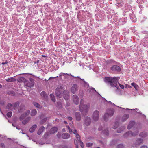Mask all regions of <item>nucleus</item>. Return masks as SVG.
<instances>
[{
  "label": "nucleus",
  "mask_w": 148,
  "mask_h": 148,
  "mask_svg": "<svg viewBox=\"0 0 148 148\" xmlns=\"http://www.w3.org/2000/svg\"><path fill=\"white\" fill-rule=\"evenodd\" d=\"M119 77H114L112 78L111 77H106L104 79L105 82L106 83H110L112 87H115L118 89L119 86L117 84L118 81L119 79Z\"/></svg>",
  "instance_id": "obj_1"
},
{
  "label": "nucleus",
  "mask_w": 148,
  "mask_h": 148,
  "mask_svg": "<svg viewBox=\"0 0 148 148\" xmlns=\"http://www.w3.org/2000/svg\"><path fill=\"white\" fill-rule=\"evenodd\" d=\"M84 100L82 99L79 106V110L83 114H85L88 112L89 107L86 104H84Z\"/></svg>",
  "instance_id": "obj_2"
},
{
  "label": "nucleus",
  "mask_w": 148,
  "mask_h": 148,
  "mask_svg": "<svg viewBox=\"0 0 148 148\" xmlns=\"http://www.w3.org/2000/svg\"><path fill=\"white\" fill-rule=\"evenodd\" d=\"M64 92V89L62 86H58L56 89L55 95L59 98H61Z\"/></svg>",
  "instance_id": "obj_3"
},
{
  "label": "nucleus",
  "mask_w": 148,
  "mask_h": 148,
  "mask_svg": "<svg viewBox=\"0 0 148 148\" xmlns=\"http://www.w3.org/2000/svg\"><path fill=\"white\" fill-rule=\"evenodd\" d=\"M114 112V110H110L108 111V112L106 113L104 116V119L105 121H107L108 119L113 116Z\"/></svg>",
  "instance_id": "obj_4"
},
{
  "label": "nucleus",
  "mask_w": 148,
  "mask_h": 148,
  "mask_svg": "<svg viewBox=\"0 0 148 148\" xmlns=\"http://www.w3.org/2000/svg\"><path fill=\"white\" fill-rule=\"evenodd\" d=\"M29 81L26 80L25 82V86L26 88L27 87L29 88L33 87L34 83V79L32 78H30Z\"/></svg>",
  "instance_id": "obj_5"
},
{
  "label": "nucleus",
  "mask_w": 148,
  "mask_h": 148,
  "mask_svg": "<svg viewBox=\"0 0 148 148\" xmlns=\"http://www.w3.org/2000/svg\"><path fill=\"white\" fill-rule=\"evenodd\" d=\"M139 131L137 129L134 132H132L131 131H129L127 132L124 135L125 137H127L129 136H135L137 135Z\"/></svg>",
  "instance_id": "obj_6"
},
{
  "label": "nucleus",
  "mask_w": 148,
  "mask_h": 148,
  "mask_svg": "<svg viewBox=\"0 0 148 148\" xmlns=\"http://www.w3.org/2000/svg\"><path fill=\"white\" fill-rule=\"evenodd\" d=\"M99 114V112L98 111L95 110L94 111L92 117L94 121H97L98 120Z\"/></svg>",
  "instance_id": "obj_7"
},
{
  "label": "nucleus",
  "mask_w": 148,
  "mask_h": 148,
  "mask_svg": "<svg viewBox=\"0 0 148 148\" xmlns=\"http://www.w3.org/2000/svg\"><path fill=\"white\" fill-rule=\"evenodd\" d=\"M78 90V85L76 84H74L72 86L71 88V91L73 93H75L77 92Z\"/></svg>",
  "instance_id": "obj_8"
},
{
  "label": "nucleus",
  "mask_w": 148,
  "mask_h": 148,
  "mask_svg": "<svg viewBox=\"0 0 148 148\" xmlns=\"http://www.w3.org/2000/svg\"><path fill=\"white\" fill-rule=\"evenodd\" d=\"M91 122V118L87 116L84 119V124L87 126L90 125Z\"/></svg>",
  "instance_id": "obj_9"
},
{
  "label": "nucleus",
  "mask_w": 148,
  "mask_h": 148,
  "mask_svg": "<svg viewBox=\"0 0 148 148\" xmlns=\"http://www.w3.org/2000/svg\"><path fill=\"white\" fill-rule=\"evenodd\" d=\"M72 100L73 103L76 105L79 103V99L78 96L76 95H74L72 97Z\"/></svg>",
  "instance_id": "obj_10"
},
{
  "label": "nucleus",
  "mask_w": 148,
  "mask_h": 148,
  "mask_svg": "<svg viewBox=\"0 0 148 148\" xmlns=\"http://www.w3.org/2000/svg\"><path fill=\"white\" fill-rule=\"evenodd\" d=\"M143 140L141 138H139L134 143L136 147H138L143 142Z\"/></svg>",
  "instance_id": "obj_11"
},
{
  "label": "nucleus",
  "mask_w": 148,
  "mask_h": 148,
  "mask_svg": "<svg viewBox=\"0 0 148 148\" xmlns=\"http://www.w3.org/2000/svg\"><path fill=\"white\" fill-rule=\"evenodd\" d=\"M111 69L114 71H121V69L120 67L116 65L112 66L111 67Z\"/></svg>",
  "instance_id": "obj_12"
},
{
  "label": "nucleus",
  "mask_w": 148,
  "mask_h": 148,
  "mask_svg": "<svg viewBox=\"0 0 148 148\" xmlns=\"http://www.w3.org/2000/svg\"><path fill=\"white\" fill-rule=\"evenodd\" d=\"M76 120L78 121H80L81 120V115L79 112H77L75 113Z\"/></svg>",
  "instance_id": "obj_13"
},
{
  "label": "nucleus",
  "mask_w": 148,
  "mask_h": 148,
  "mask_svg": "<svg viewBox=\"0 0 148 148\" xmlns=\"http://www.w3.org/2000/svg\"><path fill=\"white\" fill-rule=\"evenodd\" d=\"M25 109V107L23 105L21 104L20 105L18 109V111L19 113L22 112H23Z\"/></svg>",
  "instance_id": "obj_14"
},
{
  "label": "nucleus",
  "mask_w": 148,
  "mask_h": 148,
  "mask_svg": "<svg viewBox=\"0 0 148 148\" xmlns=\"http://www.w3.org/2000/svg\"><path fill=\"white\" fill-rule=\"evenodd\" d=\"M129 115L128 114H124L122 117L121 120L122 122H124L126 121L129 118Z\"/></svg>",
  "instance_id": "obj_15"
},
{
  "label": "nucleus",
  "mask_w": 148,
  "mask_h": 148,
  "mask_svg": "<svg viewBox=\"0 0 148 148\" xmlns=\"http://www.w3.org/2000/svg\"><path fill=\"white\" fill-rule=\"evenodd\" d=\"M62 137L64 139H68L70 137V135L67 133H63L62 135Z\"/></svg>",
  "instance_id": "obj_16"
},
{
  "label": "nucleus",
  "mask_w": 148,
  "mask_h": 148,
  "mask_svg": "<svg viewBox=\"0 0 148 148\" xmlns=\"http://www.w3.org/2000/svg\"><path fill=\"white\" fill-rule=\"evenodd\" d=\"M64 94L63 95V97L66 100H68L69 99V94L67 92H64Z\"/></svg>",
  "instance_id": "obj_17"
},
{
  "label": "nucleus",
  "mask_w": 148,
  "mask_h": 148,
  "mask_svg": "<svg viewBox=\"0 0 148 148\" xmlns=\"http://www.w3.org/2000/svg\"><path fill=\"white\" fill-rule=\"evenodd\" d=\"M30 117H27L22 121V123L23 124L25 125L27 123L30 121Z\"/></svg>",
  "instance_id": "obj_18"
},
{
  "label": "nucleus",
  "mask_w": 148,
  "mask_h": 148,
  "mask_svg": "<svg viewBox=\"0 0 148 148\" xmlns=\"http://www.w3.org/2000/svg\"><path fill=\"white\" fill-rule=\"evenodd\" d=\"M135 123L134 121H132L130 122L127 126V129L130 130L135 125Z\"/></svg>",
  "instance_id": "obj_19"
},
{
  "label": "nucleus",
  "mask_w": 148,
  "mask_h": 148,
  "mask_svg": "<svg viewBox=\"0 0 148 148\" xmlns=\"http://www.w3.org/2000/svg\"><path fill=\"white\" fill-rule=\"evenodd\" d=\"M58 130V128L57 127H54L52 128L50 130V134H52L56 133Z\"/></svg>",
  "instance_id": "obj_20"
},
{
  "label": "nucleus",
  "mask_w": 148,
  "mask_h": 148,
  "mask_svg": "<svg viewBox=\"0 0 148 148\" xmlns=\"http://www.w3.org/2000/svg\"><path fill=\"white\" fill-rule=\"evenodd\" d=\"M45 130V127L43 126H42L40 127L37 132V134L40 135L42 132Z\"/></svg>",
  "instance_id": "obj_21"
},
{
  "label": "nucleus",
  "mask_w": 148,
  "mask_h": 148,
  "mask_svg": "<svg viewBox=\"0 0 148 148\" xmlns=\"http://www.w3.org/2000/svg\"><path fill=\"white\" fill-rule=\"evenodd\" d=\"M37 127V125H33L29 129V132L31 133L33 132Z\"/></svg>",
  "instance_id": "obj_22"
},
{
  "label": "nucleus",
  "mask_w": 148,
  "mask_h": 148,
  "mask_svg": "<svg viewBox=\"0 0 148 148\" xmlns=\"http://www.w3.org/2000/svg\"><path fill=\"white\" fill-rule=\"evenodd\" d=\"M26 80L24 77H19L17 79V81L19 82H23L24 83H25Z\"/></svg>",
  "instance_id": "obj_23"
},
{
  "label": "nucleus",
  "mask_w": 148,
  "mask_h": 148,
  "mask_svg": "<svg viewBox=\"0 0 148 148\" xmlns=\"http://www.w3.org/2000/svg\"><path fill=\"white\" fill-rule=\"evenodd\" d=\"M41 96L43 98L47 99L48 96L47 95L46 93V92L44 91H42L40 93Z\"/></svg>",
  "instance_id": "obj_24"
},
{
  "label": "nucleus",
  "mask_w": 148,
  "mask_h": 148,
  "mask_svg": "<svg viewBox=\"0 0 148 148\" xmlns=\"http://www.w3.org/2000/svg\"><path fill=\"white\" fill-rule=\"evenodd\" d=\"M19 105V103L18 102H15L13 105V108L14 110L17 109Z\"/></svg>",
  "instance_id": "obj_25"
},
{
  "label": "nucleus",
  "mask_w": 148,
  "mask_h": 148,
  "mask_svg": "<svg viewBox=\"0 0 148 148\" xmlns=\"http://www.w3.org/2000/svg\"><path fill=\"white\" fill-rule=\"evenodd\" d=\"M147 133L145 132H143L140 133L139 135L140 136L142 137H145L147 136Z\"/></svg>",
  "instance_id": "obj_26"
},
{
  "label": "nucleus",
  "mask_w": 148,
  "mask_h": 148,
  "mask_svg": "<svg viewBox=\"0 0 148 148\" xmlns=\"http://www.w3.org/2000/svg\"><path fill=\"white\" fill-rule=\"evenodd\" d=\"M6 80L7 82H12L16 80V79H15L13 77L8 78L7 79H6Z\"/></svg>",
  "instance_id": "obj_27"
},
{
  "label": "nucleus",
  "mask_w": 148,
  "mask_h": 148,
  "mask_svg": "<svg viewBox=\"0 0 148 148\" xmlns=\"http://www.w3.org/2000/svg\"><path fill=\"white\" fill-rule=\"evenodd\" d=\"M6 108L9 110H12L13 108V105L11 103H8L6 106Z\"/></svg>",
  "instance_id": "obj_28"
},
{
  "label": "nucleus",
  "mask_w": 148,
  "mask_h": 148,
  "mask_svg": "<svg viewBox=\"0 0 148 148\" xmlns=\"http://www.w3.org/2000/svg\"><path fill=\"white\" fill-rule=\"evenodd\" d=\"M125 129V127L124 126H123L120 127L117 130V132L118 133H121L122 131H123Z\"/></svg>",
  "instance_id": "obj_29"
},
{
  "label": "nucleus",
  "mask_w": 148,
  "mask_h": 148,
  "mask_svg": "<svg viewBox=\"0 0 148 148\" xmlns=\"http://www.w3.org/2000/svg\"><path fill=\"white\" fill-rule=\"evenodd\" d=\"M37 113V111L35 109H34L32 110L31 115L32 116H34Z\"/></svg>",
  "instance_id": "obj_30"
},
{
  "label": "nucleus",
  "mask_w": 148,
  "mask_h": 148,
  "mask_svg": "<svg viewBox=\"0 0 148 148\" xmlns=\"http://www.w3.org/2000/svg\"><path fill=\"white\" fill-rule=\"evenodd\" d=\"M131 85L132 86L134 87L136 90H138L139 88V86L136 84L134 83H132Z\"/></svg>",
  "instance_id": "obj_31"
},
{
  "label": "nucleus",
  "mask_w": 148,
  "mask_h": 148,
  "mask_svg": "<svg viewBox=\"0 0 148 148\" xmlns=\"http://www.w3.org/2000/svg\"><path fill=\"white\" fill-rule=\"evenodd\" d=\"M50 96L52 101L55 102L56 101V99L54 95L52 94H51L50 95Z\"/></svg>",
  "instance_id": "obj_32"
},
{
  "label": "nucleus",
  "mask_w": 148,
  "mask_h": 148,
  "mask_svg": "<svg viewBox=\"0 0 148 148\" xmlns=\"http://www.w3.org/2000/svg\"><path fill=\"white\" fill-rule=\"evenodd\" d=\"M33 104L35 107L39 108H42L41 106L36 102H34Z\"/></svg>",
  "instance_id": "obj_33"
},
{
  "label": "nucleus",
  "mask_w": 148,
  "mask_h": 148,
  "mask_svg": "<svg viewBox=\"0 0 148 148\" xmlns=\"http://www.w3.org/2000/svg\"><path fill=\"white\" fill-rule=\"evenodd\" d=\"M26 116L24 114H22L19 118V119L20 121H22L23 120Z\"/></svg>",
  "instance_id": "obj_34"
},
{
  "label": "nucleus",
  "mask_w": 148,
  "mask_h": 148,
  "mask_svg": "<svg viewBox=\"0 0 148 148\" xmlns=\"http://www.w3.org/2000/svg\"><path fill=\"white\" fill-rule=\"evenodd\" d=\"M47 120V118L45 117L42 120H41L40 122V124H43L44 123L46 122Z\"/></svg>",
  "instance_id": "obj_35"
},
{
  "label": "nucleus",
  "mask_w": 148,
  "mask_h": 148,
  "mask_svg": "<svg viewBox=\"0 0 148 148\" xmlns=\"http://www.w3.org/2000/svg\"><path fill=\"white\" fill-rule=\"evenodd\" d=\"M7 94L12 95H15L14 92L13 91H8L7 92Z\"/></svg>",
  "instance_id": "obj_36"
},
{
  "label": "nucleus",
  "mask_w": 148,
  "mask_h": 148,
  "mask_svg": "<svg viewBox=\"0 0 148 148\" xmlns=\"http://www.w3.org/2000/svg\"><path fill=\"white\" fill-rule=\"evenodd\" d=\"M50 134V133L46 132L44 135V136L45 138H47L49 136Z\"/></svg>",
  "instance_id": "obj_37"
},
{
  "label": "nucleus",
  "mask_w": 148,
  "mask_h": 148,
  "mask_svg": "<svg viewBox=\"0 0 148 148\" xmlns=\"http://www.w3.org/2000/svg\"><path fill=\"white\" fill-rule=\"evenodd\" d=\"M93 145V143H88L86 144V146L87 147H90L92 146Z\"/></svg>",
  "instance_id": "obj_38"
},
{
  "label": "nucleus",
  "mask_w": 148,
  "mask_h": 148,
  "mask_svg": "<svg viewBox=\"0 0 148 148\" xmlns=\"http://www.w3.org/2000/svg\"><path fill=\"white\" fill-rule=\"evenodd\" d=\"M124 146L122 144H120L118 145L117 146V148H124Z\"/></svg>",
  "instance_id": "obj_39"
},
{
  "label": "nucleus",
  "mask_w": 148,
  "mask_h": 148,
  "mask_svg": "<svg viewBox=\"0 0 148 148\" xmlns=\"http://www.w3.org/2000/svg\"><path fill=\"white\" fill-rule=\"evenodd\" d=\"M30 113V111L29 110H27L24 113V114L26 116H27L29 115Z\"/></svg>",
  "instance_id": "obj_40"
},
{
  "label": "nucleus",
  "mask_w": 148,
  "mask_h": 148,
  "mask_svg": "<svg viewBox=\"0 0 148 148\" xmlns=\"http://www.w3.org/2000/svg\"><path fill=\"white\" fill-rule=\"evenodd\" d=\"M103 133L106 135H108L109 134V132L108 130H106L103 131Z\"/></svg>",
  "instance_id": "obj_41"
},
{
  "label": "nucleus",
  "mask_w": 148,
  "mask_h": 148,
  "mask_svg": "<svg viewBox=\"0 0 148 148\" xmlns=\"http://www.w3.org/2000/svg\"><path fill=\"white\" fill-rule=\"evenodd\" d=\"M12 112H9L7 113V116L8 117H10L12 115Z\"/></svg>",
  "instance_id": "obj_42"
},
{
  "label": "nucleus",
  "mask_w": 148,
  "mask_h": 148,
  "mask_svg": "<svg viewBox=\"0 0 148 148\" xmlns=\"http://www.w3.org/2000/svg\"><path fill=\"white\" fill-rule=\"evenodd\" d=\"M76 137L77 138L78 141H80V136L78 134H77L76 135Z\"/></svg>",
  "instance_id": "obj_43"
},
{
  "label": "nucleus",
  "mask_w": 148,
  "mask_h": 148,
  "mask_svg": "<svg viewBox=\"0 0 148 148\" xmlns=\"http://www.w3.org/2000/svg\"><path fill=\"white\" fill-rule=\"evenodd\" d=\"M77 77V78H79V79H81V80H82V81H83V82H84V83H85V84H86L88 86V87H89V84H88V83H87V82H86L85 81H84V79H81L80 78V77Z\"/></svg>",
  "instance_id": "obj_44"
},
{
  "label": "nucleus",
  "mask_w": 148,
  "mask_h": 148,
  "mask_svg": "<svg viewBox=\"0 0 148 148\" xmlns=\"http://www.w3.org/2000/svg\"><path fill=\"white\" fill-rule=\"evenodd\" d=\"M79 142H80V145L81 147L83 148L84 147V145L83 143L81 140Z\"/></svg>",
  "instance_id": "obj_45"
},
{
  "label": "nucleus",
  "mask_w": 148,
  "mask_h": 148,
  "mask_svg": "<svg viewBox=\"0 0 148 148\" xmlns=\"http://www.w3.org/2000/svg\"><path fill=\"white\" fill-rule=\"evenodd\" d=\"M69 75L68 74H67V73L65 74V73H60V76H61L63 75V76H64L65 77V75Z\"/></svg>",
  "instance_id": "obj_46"
},
{
  "label": "nucleus",
  "mask_w": 148,
  "mask_h": 148,
  "mask_svg": "<svg viewBox=\"0 0 148 148\" xmlns=\"http://www.w3.org/2000/svg\"><path fill=\"white\" fill-rule=\"evenodd\" d=\"M118 84L119 85V86H120V87H121V89H123L124 88V86L123 85H121V84L119 83L118 82Z\"/></svg>",
  "instance_id": "obj_47"
},
{
  "label": "nucleus",
  "mask_w": 148,
  "mask_h": 148,
  "mask_svg": "<svg viewBox=\"0 0 148 148\" xmlns=\"http://www.w3.org/2000/svg\"><path fill=\"white\" fill-rule=\"evenodd\" d=\"M109 103H111V104H112V102H110V101H109ZM112 104L114 106H116V107H119L118 106H116V105H115L114 104V103ZM119 108H120V107H119ZM120 108H122V109H124V108H121V107H120Z\"/></svg>",
  "instance_id": "obj_48"
},
{
  "label": "nucleus",
  "mask_w": 148,
  "mask_h": 148,
  "mask_svg": "<svg viewBox=\"0 0 148 148\" xmlns=\"http://www.w3.org/2000/svg\"><path fill=\"white\" fill-rule=\"evenodd\" d=\"M1 146L3 148H4L5 147V145L3 143H1Z\"/></svg>",
  "instance_id": "obj_49"
},
{
  "label": "nucleus",
  "mask_w": 148,
  "mask_h": 148,
  "mask_svg": "<svg viewBox=\"0 0 148 148\" xmlns=\"http://www.w3.org/2000/svg\"><path fill=\"white\" fill-rule=\"evenodd\" d=\"M140 148H148V147L146 145H143Z\"/></svg>",
  "instance_id": "obj_50"
},
{
  "label": "nucleus",
  "mask_w": 148,
  "mask_h": 148,
  "mask_svg": "<svg viewBox=\"0 0 148 148\" xmlns=\"http://www.w3.org/2000/svg\"><path fill=\"white\" fill-rule=\"evenodd\" d=\"M73 133L75 135L77 134H78L77 133V131L76 130H75L73 132Z\"/></svg>",
  "instance_id": "obj_51"
},
{
  "label": "nucleus",
  "mask_w": 148,
  "mask_h": 148,
  "mask_svg": "<svg viewBox=\"0 0 148 148\" xmlns=\"http://www.w3.org/2000/svg\"><path fill=\"white\" fill-rule=\"evenodd\" d=\"M8 63V62L7 61H5V62H3L2 63V64L4 65Z\"/></svg>",
  "instance_id": "obj_52"
},
{
  "label": "nucleus",
  "mask_w": 148,
  "mask_h": 148,
  "mask_svg": "<svg viewBox=\"0 0 148 148\" xmlns=\"http://www.w3.org/2000/svg\"><path fill=\"white\" fill-rule=\"evenodd\" d=\"M68 119L70 121H71L72 120V118L71 117H69Z\"/></svg>",
  "instance_id": "obj_53"
},
{
  "label": "nucleus",
  "mask_w": 148,
  "mask_h": 148,
  "mask_svg": "<svg viewBox=\"0 0 148 148\" xmlns=\"http://www.w3.org/2000/svg\"><path fill=\"white\" fill-rule=\"evenodd\" d=\"M75 144L76 145V148H78V145L77 144L75 143Z\"/></svg>",
  "instance_id": "obj_54"
},
{
  "label": "nucleus",
  "mask_w": 148,
  "mask_h": 148,
  "mask_svg": "<svg viewBox=\"0 0 148 148\" xmlns=\"http://www.w3.org/2000/svg\"><path fill=\"white\" fill-rule=\"evenodd\" d=\"M69 132H70V133H72V130H71L70 128L69 129Z\"/></svg>",
  "instance_id": "obj_55"
},
{
  "label": "nucleus",
  "mask_w": 148,
  "mask_h": 148,
  "mask_svg": "<svg viewBox=\"0 0 148 148\" xmlns=\"http://www.w3.org/2000/svg\"><path fill=\"white\" fill-rule=\"evenodd\" d=\"M39 60H37L36 62H34V63L35 64V63H39Z\"/></svg>",
  "instance_id": "obj_56"
},
{
  "label": "nucleus",
  "mask_w": 148,
  "mask_h": 148,
  "mask_svg": "<svg viewBox=\"0 0 148 148\" xmlns=\"http://www.w3.org/2000/svg\"><path fill=\"white\" fill-rule=\"evenodd\" d=\"M91 90H94V91H95V92H96V90L94 89V88H91Z\"/></svg>",
  "instance_id": "obj_57"
},
{
  "label": "nucleus",
  "mask_w": 148,
  "mask_h": 148,
  "mask_svg": "<svg viewBox=\"0 0 148 148\" xmlns=\"http://www.w3.org/2000/svg\"><path fill=\"white\" fill-rule=\"evenodd\" d=\"M57 104H58V105H59V106H61V103H60V102H57Z\"/></svg>",
  "instance_id": "obj_58"
},
{
  "label": "nucleus",
  "mask_w": 148,
  "mask_h": 148,
  "mask_svg": "<svg viewBox=\"0 0 148 148\" xmlns=\"http://www.w3.org/2000/svg\"><path fill=\"white\" fill-rule=\"evenodd\" d=\"M64 123L65 124H67V121H64Z\"/></svg>",
  "instance_id": "obj_59"
},
{
  "label": "nucleus",
  "mask_w": 148,
  "mask_h": 148,
  "mask_svg": "<svg viewBox=\"0 0 148 148\" xmlns=\"http://www.w3.org/2000/svg\"><path fill=\"white\" fill-rule=\"evenodd\" d=\"M58 77V76H56V77H50V78H56V77Z\"/></svg>",
  "instance_id": "obj_60"
},
{
  "label": "nucleus",
  "mask_w": 148,
  "mask_h": 148,
  "mask_svg": "<svg viewBox=\"0 0 148 148\" xmlns=\"http://www.w3.org/2000/svg\"><path fill=\"white\" fill-rule=\"evenodd\" d=\"M101 127H99L98 129V130H99V131H100L101 130Z\"/></svg>",
  "instance_id": "obj_61"
},
{
  "label": "nucleus",
  "mask_w": 148,
  "mask_h": 148,
  "mask_svg": "<svg viewBox=\"0 0 148 148\" xmlns=\"http://www.w3.org/2000/svg\"><path fill=\"white\" fill-rule=\"evenodd\" d=\"M117 127V126H116V127H115V126L114 127H113V129H115Z\"/></svg>",
  "instance_id": "obj_62"
},
{
  "label": "nucleus",
  "mask_w": 148,
  "mask_h": 148,
  "mask_svg": "<svg viewBox=\"0 0 148 148\" xmlns=\"http://www.w3.org/2000/svg\"><path fill=\"white\" fill-rule=\"evenodd\" d=\"M67 127L69 129H70V127H69V126H67Z\"/></svg>",
  "instance_id": "obj_63"
},
{
  "label": "nucleus",
  "mask_w": 148,
  "mask_h": 148,
  "mask_svg": "<svg viewBox=\"0 0 148 148\" xmlns=\"http://www.w3.org/2000/svg\"><path fill=\"white\" fill-rule=\"evenodd\" d=\"M75 141V143L77 144H78L77 140H75L74 142Z\"/></svg>",
  "instance_id": "obj_64"
}]
</instances>
